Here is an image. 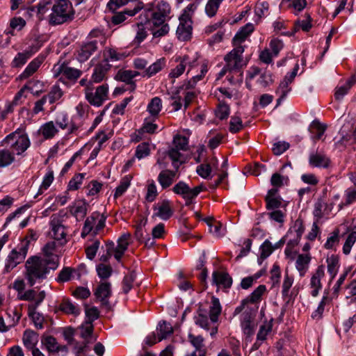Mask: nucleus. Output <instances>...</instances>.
<instances>
[{
	"label": "nucleus",
	"instance_id": "nucleus-2",
	"mask_svg": "<svg viewBox=\"0 0 356 356\" xmlns=\"http://www.w3.org/2000/svg\"><path fill=\"white\" fill-rule=\"evenodd\" d=\"M170 11V4L166 1H161L155 8L144 10L140 15V24L145 26L152 24L154 27H159L165 24L166 17H168Z\"/></svg>",
	"mask_w": 356,
	"mask_h": 356
},
{
	"label": "nucleus",
	"instance_id": "nucleus-21",
	"mask_svg": "<svg viewBox=\"0 0 356 356\" xmlns=\"http://www.w3.org/2000/svg\"><path fill=\"white\" fill-rule=\"evenodd\" d=\"M253 31L254 26L251 23H248L242 26L232 39L233 45H241V43L244 42L248 36L253 32Z\"/></svg>",
	"mask_w": 356,
	"mask_h": 356
},
{
	"label": "nucleus",
	"instance_id": "nucleus-32",
	"mask_svg": "<svg viewBox=\"0 0 356 356\" xmlns=\"http://www.w3.org/2000/svg\"><path fill=\"white\" fill-rule=\"evenodd\" d=\"M311 261V257L309 254H300L298 256L296 267L300 273L301 277L305 276L307 269L308 265Z\"/></svg>",
	"mask_w": 356,
	"mask_h": 356
},
{
	"label": "nucleus",
	"instance_id": "nucleus-39",
	"mask_svg": "<svg viewBox=\"0 0 356 356\" xmlns=\"http://www.w3.org/2000/svg\"><path fill=\"white\" fill-rule=\"evenodd\" d=\"M99 215V213H92L90 216L86 218L81 234L82 238H85L92 230L93 225Z\"/></svg>",
	"mask_w": 356,
	"mask_h": 356
},
{
	"label": "nucleus",
	"instance_id": "nucleus-24",
	"mask_svg": "<svg viewBox=\"0 0 356 356\" xmlns=\"http://www.w3.org/2000/svg\"><path fill=\"white\" fill-rule=\"evenodd\" d=\"M176 175V171L171 170H162L158 176V181L163 189H166L170 187Z\"/></svg>",
	"mask_w": 356,
	"mask_h": 356
},
{
	"label": "nucleus",
	"instance_id": "nucleus-1",
	"mask_svg": "<svg viewBox=\"0 0 356 356\" xmlns=\"http://www.w3.org/2000/svg\"><path fill=\"white\" fill-rule=\"evenodd\" d=\"M59 266L58 256L52 259H43L39 256H31L25 262L24 277L28 284L33 286L37 282L46 280L51 270H55Z\"/></svg>",
	"mask_w": 356,
	"mask_h": 356
},
{
	"label": "nucleus",
	"instance_id": "nucleus-45",
	"mask_svg": "<svg viewBox=\"0 0 356 356\" xmlns=\"http://www.w3.org/2000/svg\"><path fill=\"white\" fill-rule=\"evenodd\" d=\"M63 95V91L60 87L58 86H54L48 94L44 95L43 97L45 98L46 102L48 100L49 103L51 104L60 99Z\"/></svg>",
	"mask_w": 356,
	"mask_h": 356
},
{
	"label": "nucleus",
	"instance_id": "nucleus-13",
	"mask_svg": "<svg viewBox=\"0 0 356 356\" xmlns=\"http://www.w3.org/2000/svg\"><path fill=\"white\" fill-rule=\"evenodd\" d=\"M111 65L107 63L101 62L97 64L94 69L93 73L91 76V80L89 81V85H92V83L102 82L106 76V74L110 70Z\"/></svg>",
	"mask_w": 356,
	"mask_h": 356
},
{
	"label": "nucleus",
	"instance_id": "nucleus-18",
	"mask_svg": "<svg viewBox=\"0 0 356 356\" xmlns=\"http://www.w3.org/2000/svg\"><path fill=\"white\" fill-rule=\"evenodd\" d=\"M88 203L85 200H77L74 204L70 207V213L77 220L83 219L87 214Z\"/></svg>",
	"mask_w": 356,
	"mask_h": 356
},
{
	"label": "nucleus",
	"instance_id": "nucleus-12",
	"mask_svg": "<svg viewBox=\"0 0 356 356\" xmlns=\"http://www.w3.org/2000/svg\"><path fill=\"white\" fill-rule=\"evenodd\" d=\"M188 341L195 348V350L191 353L186 354L185 356H206L207 350L204 347V339L201 336H195L191 333L188 335Z\"/></svg>",
	"mask_w": 356,
	"mask_h": 356
},
{
	"label": "nucleus",
	"instance_id": "nucleus-62",
	"mask_svg": "<svg viewBox=\"0 0 356 356\" xmlns=\"http://www.w3.org/2000/svg\"><path fill=\"white\" fill-rule=\"evenodd\" d=\"M290 144L285 141H278L273 145L272 151L276 156H280L289 149Z\"/></svg>",
	"mask_w": 356,
	"mask_h": 356
},
{
	"label": "nucleus",
	"instance_id": "nucleus-34",
	"mask_svg": "<svg viewBox=\"0 0 356 356\" xmlns=\"http://www.w3.org/2000/svg\"><path fill=\"white\" fill-rule=\"evenodd\" d=\"M266 291V285L260 284L245 299L248 303H257L261 301V297Z\"/></svg>",
	"mask_w": 356,
	"mask_h": 356
},
{
	"label": "nucleus",
	"instance_id": "nucleus-3",
	"mask_svg": "<svg viewBox=\"0 0 356 356\" xmlns=\"http://www.w3.org/2000/svg\"><path fill=\"white\" fill-rule=\"evenodd\" d=\"M49 22L51 25L62 24L74 19V11L68 0H55L51 6Z\"/></svg>",
	"mask_w": 356,
	"mask_h": 356
},
{
	"label": "nucleus",
	"instance_id": "nucleus-63",
	"mask_svg": "<svg viewBox=\"0 0 356 356\" xmlns=\"http://www.w3.org/2000/svg\"><path fill=\"white\" fill-rule=\"evenodd\" d=\"M173 143L175 147L179 150L186 151L188 149V140L185 136L176 135L174 137Z\"/></svg>",
	"mask_w": 356,
	"mask_h": 356
},
{
	"label": "nucleus",
	"instance_id": "nucleus-54",
	"mask_svg": "<svg viewBox=\"0 0 356 356\" xmlns=\"http://www.w3.org/2000/svg\"><path fill=\"white\" fill-rule=\"evenodd\" d=\"M229 106L225 102H220L216 110V115L218 118L221 120L227 119L229 115Z\"/></svg>",
	"mask_w": 356,
	"mask_h": 356
},
{
	"label": "nucleus",
	"instance_id": "nucleus-14",
	"mask_svg": "<svg viewBox=\"0 0 356 356\" xmlns=\"http://www.w3.org/2000/svg\"><path fill=\"white\" fill-rule=\"evenodd\" d=\"M325 275V268L323 265L318 266L315 273L312 275L310 280V286L312 288L311 295L316 297L322 288L321 279Z\"/></svg>",
	"mask_w": 356,
	"mask_h": 356
},
{
	"label": "nucleus",
	"instance_id": "nucleus-52",
	"mask_svg": "<svg viewBox=\"0 0 356 356\" xmlns=\"http://www.w3.org/2000/svg\"><path fill=\"white\" fill-rule=\"evenodd\" d=\"M161 99L158 97H155L152 98L151 102L149 103L147 106V111L152 116H156L161 111Z\"/></svg>",
	"mask_w": 356,
	"mask_h": 356
},
{
	"label": "nucleus",
	"instance_id": "nucleus-26",
	"mask_svg": "<svg viewBox=\"0 0 356 356\" xmlns=\"http://www.w3.org/2000/svg\"><path fill=\"white\" fill-rule=\"evenodd\" d=\"M126 57L124 53L118 52L115 48L106 47L103 51V60L102 62L109 63L110 61H118Z\"/></svg>",
	"mask_w": 356,
	"mask_h": 356
},
{
	"label": "nucleus",
	"instance_id": "nucleus-46",
	"mask_svg": "<svg viewBox=\"0 0 356 356\" xmlns=\"http://www.w3.org/2000/svg\"><path fill=\"white\" fill-rule=\"evenodd\" d=\"M88 39L89 41L95 42L97 44H100L102 46L105 44L106 41V38L103 31L100 29L92 30L88 35Z\"/></svg>",
	"mask_w": 356,
	"mask_h": 356
},
{
	"label": "nucleus",
	"instance_id": "nucleus-7",
	"mask_svg": "<svg viewBox=\"0 0 356 356\" xmlns=\"http://www.w3.org/2000/svg\"><path fill=\"white\" fill-rule=\"evenodd\" d=\"M108 92V84H102L96 88L95 92H92V85H88L85 88V95L87 101L95 106H100L103 102L107 99Z\"/></svg>",
	"mask_w": 356,
	"mask_h": 356
},
{
	"label": "nucleus",
	"instance_id": "nucleus-51",
	"mask_svg": "<svg viewBox=\"0 0 356 356\" xmlns=\"http://www.w3.org/2000/svg\"><path fill=\"white\" fill-rule=\"evenodd\" d=\"M29 316L33 320L37 329L43 328L44 319L40 313L36 312L34 307H28Z\"/></svg>",
	"mask_w": 356,
	"mask_h": 356
},
{
	"label": "nucleus",
	"instance_id": "nucleus-8",
	"mask_svg": "<svg viewBox=\"0 0 356 356\" xmlns=\"http://www.w3.org/2000/svg\"><path fill=\"white\" fill-rule=\"evenodd\" d=\"M179 24L177 29L176 34L180 41H188L192 36V19L185 14H181L179 17Z\"/></svg>",
	"mask_w": 356,
	"mask_h": 356
},
{
	"label": "nucleus",
	"instance_id": "nucleus-22",
	"mask_svg": "<svg viewBox=\"0 0 356 356\" xmlns=\"http://www.w3.org/2000/svg\"><path fill=\"white\" fill-rule=\"evenodd\" d=\"M51 230L53 232V237L56 241H60L65 238L67 233L65 227L58 218H53L50 222Z\"/></svg>",
	"mask_w": 356,
	"mask_h": 356
},
{
	"label": "nucleus",
	"instance_id": "nucleus-25",
	"mask_svg": "<svg viewBox=\"0 0 356 356\" xmlns=\"http://www.w3.org/2000/svg\"><path fill=\"white\" fill-rule=\"evenodd\" d=\"M156 330L158 331V341H161L172 335L174 329L171 324L165 320L160 321L157 325Z\"/></svg>",
	"mask_w": 356,
	"mask_h": 356
},
{
	"label": "nucleus",
	"instance_id": "nucleus-41",
	"mask_svg": "<svg viewBox=\"0 0 356 356\" xmlns=\"http://www.w3.org/2000/svg\"><path fill=\"white\" fill-rule=\"evenodd\" d=\"M273 321L271 318L269 321H266L259 327V330L257 334V340L264 341L266 339L268 333L272 331Z\"/></svg>",
	"mask_w": 356,
	"mask_h": 356
},
{
	"label": "nucleus",
	"instance_id": "nucleus-40",
	"mask_svg": "<svg viewBox=\"0 0 356 356\" xmlns=\"http://www.w3.org/2000/svg\"><path fill=\"white\" fill-rule=\"evenodd\" d=\"M41 343L50 353H55L58 350V342L56 339L53 336L42 335L41 337Z\"/></svg>",
	"mask_w": 356,
	"mask_h": 356
},
{
	"label": "nucleus",
	"instance_id": "nucleus-17",
	"mask_svg": "<svg viewBox=\"0 0 356 356\" xmlns=\"http://www.w3.org/2000/svg\"><path fill=\"white\" fill-rule=\"evenodd\" d=\"M172 191L175 194L181 195L183 198L194 199L197 196L195 188H191L187 184L182 181H179L173 186Z\"/></svg>",
	"mask_w": 356,
	"mask_h": 356
},
{
	"label": "nucleus",
	"instance_id": "nucleus-20",
	"mask_svg": "<svg viewBox=\"0 0 356 356\" xmlns=\"http://www.w3.org/2000/svg\"><path fill=\"white\" fill-rule=\"evenodd\" d=\"M46 56L44 54H40L38 57L34 58L26 67L24 71L20 75L21 79H27L32 74H33L41 64L44 62Z\"/></svg>",
	"mask_w": 356,
	"mask_h": 356
},
{
	"label": "nucleus",
	"instance_id": "nucleus-60",
	"mask_svg": "<svg viewBox=\"0 0 356 356\" xmlns=\"http://www.w3.org/2000/svg\"><path fill=\"white\" fill-rule=\"evenodd\" d=\"M202 310L200 308L198 309V315L195 317V323L202 328L209 330V319L206 314L202 313Z\"/></svg>",
	"mask_w": 356,
	"mask_h": 356
},
{
	"label": "nucleus",
	"instance_id": "nucleus-5",
	"mask_svg": "<svg viewBox=\"0 0 356 356\" xmlns=\"http://www.w3.org/2000/svg\"><path fill=\"white\" fill-rule=\"evenodd\" d=\"M29 243V241L25 238L22 241L18 250L17 249H13L10 252L4 268V271L6 273H9L24 260L27 254Z\"/></svg>",
	"mask_w": 356,
	"mask_h": 356
},
{
	"label": "nucleus",
	"instance_id": "nucleus-57",
	"mask_svg": "<svg viewBox=\"0 0 356 356\" xmlns=\"http://www.w3.org/2000/svg\"><path fill=\"white\" fill-rule=\"evenodd\" d=\"M75 270L71 267H64L58 273L56 280L58 282H66L70 280L72 274Z\"/></svg>",
	"mask_w": 356,
	"mask_h": 356
},
{
	"label": "nucleus",
	"instance_id": "nucleus-9",
	"mask_svg": "<svg viewBox=\"0 0 356 356\" xmlns=\"http://www.w3.org/2000/svg\"><path fill=\"white\" fill-rule=\"evenodd\" d=\"M94 295L96 298L100 301L102 306L106 307L107 309H111V305L109 302V298L112 295L111 284L110 282H102L97 287Z\"/></svg>",
	"mask_w": 356,
	"mask_h": 356
},
{
	"label": "nucleus",
	"instance_id": "nucleus-29",
	"mask_svg": "<svg viewBox=\"0 0 356 356\" xmlns=\"http://www.w3.org/2000/svg\"><path fill=\"white\" fill-rule=\"evenodd\" d=\"M140 9L139 6H136L132 10L125 9L122 12L115 13L111 19V22L115 25L120 24L126 19L125 15L134 16Z\"/></svg>",
	"mask_w": 356,
	"mask_h": 356
},
{
	"label": "nucleus",
	"instance_id": "nucleus-56",
	"mask_svg": "<svg viewBox=\"0 0 356 356\" xmlns=\"http://www.w3.org/2000/svg\"><path fill=\"white\" fill-rule=\"evenodd\" d=\"M130 238H131V234L129 233L123 234L118 239V245L115 248V250L125 252V251L127 250L128 246L129 245V241Z\"/></svg>",
	"mask_w": 356,
	"mask_h": 356
},
{
	"label": "nucleus",
	"instance_id": "nucleus-35",
	"mask_svg": "<svg viewBox=\"0 0 356 356\" xmlns=\"http://www.w3.org/2000/svg\"><path fill=\"white\" fill-rule=\"evenodd\" d=\"M165 65V60L164 58L157 60L155 63L152 64L144 72L143 76L151 77L160 72Z\"/></svg>",
	"mask_w": 356,
	"mask_h": 356
},
{
	"label": "nucleus",
	"instance_id": "nucleus-16",
	"mask_svg": "<svg viewBox=\"0 0 356 356\" xmlns=\"http://www.w3.org/2000/svg\"><path fill=\"white\" fill-rule=\"evenodd\" d=\"M212 282L218 286L229 289L232 285V278L227 272L216 270L212 273Z\"/></svg>",
	"mask_w": 356,
	"mask_h": 356
},
{
	"label": "nucleus",
	"instance_id": "nucleus-10",
	"mask_svg": "<svg viewBox=\"0 0 356 356\" xmlns=\"http://www.w3.org/2000/svg\"><path fill=\"white\" fill-rule=\"evenodd\" d=\"M54 73L56 78L62 74L66 79L72 81L78 79L82 74L80 70L69 67L65 63L54 65Z\"/></svg>",
	"mask_w": 356,
	"mask_h": 356
},
{
	"label": "nucleus",
	"instance_id": "nucleus-23",
	"mask_svg": "<svg viewBox=\"0 0 356 356\" xmlns=\"http://www.w3.org/2000/svg\"><path fill=\"white\" fill-rule=\"evenodd\" d=\"M309 163L312 167L327 168L330 166V160L324 154L316 153L310 154Z\"/></svg>",
	"mask_w": 356,
	"mask_h": 356
},
{
	"label": "nucleus",
	"instance_id": "nucleus-61",
	"mask_svg": "<svg viewBox=\"0 0 356 356\" xmlns=\"http://www.w3.org/2000/svg\"><path fill=\"white\" fill-rule=\"evenodd\" d=\"M243 127V122L241 118L238 116H232L229 122V130L231 133L236 134L241 130Z\"/></svg>",
	"mask_w": 356,
	"mask_h": 356
},
{
	"label": "nucleus",
	"instance_id": "nucleus-31",
	"mask_svg": "<svg viewBox=\"0 0 356 356\" xmlns=\"http://www.w3.org/2000/svg\"><path fill=\"white\" fill-rule=\"evenodd\" d=\"M221 312L222 307L219 299L215 296H212L211 305L209 308V318L212 323H216L218 322Z\"/></svg>",
	"mask_w": 356,
	"mask_h": 356
},
{
	"label": "nucleus",
	"instance_id": "nucleus-47",
	"mask_svg": "<svg viewBox=\"0 0 356 356\" xmlns=\"http://www.w3.org/2000/svg\"><path fill=\"white\" fill-rule=\"evenodd\" d=\"M131 177L129 175L124 176L120 181L119 186L116 188L114 198L116 199L120 196H122L127 189L130 186Z\"/></svg>",
	"mask_w": 356,
	"mask_h": 356
},
{
	"label": "nucleus",
	"instance_id": "nucleus-64",
	"mask_svg": "<svg viewBox=\"0 0 356 356\" xmlns=\"http://www.w3.org/2000/svg\"><path fill=\"white\" fill-rule=\"evenodd\" d=\"M356 201V189L348 188L346 191V201L339 204V209L348 206Z\"/></svg>",
	"mask_w": 356,
	"mask_h": 356
},
{
	"label": "nucleus",
	"instance_id": "nucleus-50",
	"mask_svg": "<svg viewBox=\"0 0 356 356\" xmlns=\"http://www.w3.org/2000/svg\"><path fill=\"white\" fill-rule=\"evenodd\" d=\"M41 132L45 139H49L52 138L56 135L58 130L55 127L54 122L50 121L42 126Z\"/></svg>",
	"mask_w": 356,
	"mask_h": 356
},
{
	"label": "nucleus",
	"instance_id": "nucleus-38",
	"mask_svg": "<svg viewBox=\"0 0 356 356\" xmlns=\"http://www.w3.org/2000/svg\"><path fill=\"white\" fill-rule=\"evenodd\" d=\"M328 295H329L328 290H325L324 291V295H323V296L321 299V301L320 302L317 309L312 314V317L313 318L321 319L322 318L325 305L328 302L331 301V300L332 299V298H330Z\"/></svg>",
	"mask_w": 356,
	"mask_h": 356
},
{
	"label": "nucleus",
	"instance_id": "nucleus-43",
	"mask_svg": "<svg viewBox=\"0 0 356 356\" xmlns=\"http://www.w3.org/2000/svg\"><path fill=\"white\" fill-rule=\"evenodd\" d=\"M290 83L283 80L280 82L275 92L280 95L279 98L277 99V106L280 105L281 102L286 97L288 93L291 91V88L289 87Z\"/></svg>",
	"mask_w": 356,
	"mask_h": 356
},
{
	"label": "nucleus",
	"instance_id": "nucleus-33",
	"mask_svg": "<svg viewBox=\"0 0 356 356\" xmlns=\"http://www.w3.org/2000/svg\"><path fill=\"white\" fill-rule=\"evenodd\" d=\"M15 161V154L9 149H0V168L10 165Z\"/></svg>",
	"mask_w": 356,
	"mask_h": 356
},
{
	"label": "nucleus",
	"instance_id": "nucleus-49",
	"mask_svg": "<svg viewBox=\"0 0 356 356\" xmlns=\"http://www.w3.org/2000/svg\"><path fill=\"white\" fill-rule=\"evenodd\" d=\"M136 277V273L134 270L129 272L124 277L122 280V291L125 294L132 289Z\"/></svg>",
	"mask_w": 356,
	"mask_h": 356
},
{
	"label": "nucleus",
	"instance_id": "nucleus-36",
	"mask_svg": "<svg viewBox=\"0 0 356 356\" xmlns=\"http://www.w3.org/2000/svg\"><path fill=\"white\" fill-rule=\"evenodd\" d=\"M208 71L207 65L204 63L201 67V72L200 74L194 76L191 79L188 81L185 84H184L181 88H184L186 90L194 88L197 82L202 80V78L205 76V74Z\"/></svg>",
	"mask_w": 356,
	"mask_h": 356
},
{
	"label": "nucleus",
	"instance_id": "nucleus-30",
	"mask_svg": "<svg viewBox=\"0 0 356 356\" xmlns=\"http://www.w3.org/2000/svg\"><path fill=\"white\" fill-rule=\"evenodd\" d=\"M38 334L33 330H26L24 332L23 343L27 348L31 350V352L37 348L35 345L38 342Z\"/></svg>",
	"mask_w": 356,
	"mask_h": 356
},
{
	"label": "nucleus",
	"instance_id": "nucleus-27",
	"mask_svg": "<svg viewBox=\"0 0 356 356\" xmlns=\"http://www.w3.org/2000/svg\"><path fill=\"white\" fill-rule=\"evenodd\" d=\"M195 60L191 62L188 55H184L182 58H180V63L172 69L170 73V76L172 78H177L181 76L185 71L186 65L191 67L194 65Z\"/></svg>",
	"mask_w": 356,
	"mask_h": 356
},
{
	"label": "nucleus",
	"instance_id": "nucleus-58",
	"mask_svg": "<svg viewBox=\"0 0 356 356\" xmlns=\"http://www.w3.org/2000/svg\"><path fill=\"white\" fill-rule=\"evenodd\" d=\"M150 153L149 144L146 142H143L139 144L136 149L135 156L138 159H141L147 156Z\"/></svg>",
	"mask_w": 356,
	"mask_h": 356
},
{
	"label": "nucleus",
	"instance_id": "nucleus-44",
	"mask_svg": "<svg viewBox=\"0 0 356 356\" xmlns=\"http://www.w3.org/2000/svg\"><path fill=\"white\" fill-rule=\"evenodd\" d=\"M293 283V278L286 272L282 283V296L284 300L289 301V290Z\"/></svg>",
	"mask_w": 356,
	"mask_h": 356
},
{
	"label": "nucleus",
	"instance_id": "nucleus-28",
	"mask_svg": "<svg viewBox=\"0 0 356 356\" xmlns=\"http://www.w3.org/2000/svg\"><path fill=\"white\" fill-rule=\"evenodd\" d=\"M58 309L66 314H72L75 316L80 314V309L75 306L69 298H63L58 307Z\"/></svg>",
	"mask_w": 356,
	"mask_h": 356
},
{
	"label": "nucleus",
	"instance_id": "nucleus-55",
	"mask_svg": "<svg viewBox=\"0 0 356 356\" xmlns=\"http://www.w3.org/2000/svg\"><path fill=\"white\" fill-rule=\"evenodd\" d=\"M97 273L101 279L106 280L111 275L113 269L110 265L100 264L97 266Z\"/></svg>",
	"mask_w": 356,
	"mask_h": 356
},
{
	"label": "nucleus",
	"instance_id": "nucleus-11",
	"mask_svg": "<svg viewBox=\"0 0 356 356\" xmlns=\"http://www.w3.org/2000/svg\"><path fill=\"white\" fill-rule=\"evenodd\" d=\"M153 209L156 211L153 217H159L163 220H168L174 213L171 202L168 200H163L162 202L154 204Z\"/></svg>",
	"mask_w": 356,
	"mask_h": 356
},
{
	"label": "nucleus",
	"instance_id": "nucleus-19",
	"mask_svg": "<svg viewBox=\"0 0 356 356\" xmlns=\"http://www.w3.org/2000/svg\"><path fill=\"white\" fill-rule=\"evenodd\" d=\"M140 74L137 71L133 70H119L115 76V79L126 83L129 86H132V90H136V85L133 78L138 76Z\"/></svg>",
	"mask_w": 356,
	"mask_h": 356
},
{
	"label": "nucleus",
	"instance_id": "nucleus-37",
	"mask_svg": "<svg viewBox=\"0 0 356 356\" xmlns=\"http://www.w3.org/2000/svg\"><path fill=\"white\" fill-rule=\"evenodd\" d=\"M326 261L327 263V271L331 275V282L334 278L338 271L339 261V256L332 254L330 257L327 258Z\"/></svg>",
	"mask_w": 356,
	"mask_h": 356
},
{
	"label": "nucleus",
	"instance_id": "nucleus-4",
	"mask_svg": "<svg viewBox=\"0 0 356 356\" xmlns=\"http://www.w3.org/2000/svg\"><path fill=\"white\" fill-rule=\"evenodd\" d=\"M3 142L10 143V147L16 151L17 155L22 154L31 145L30 140L23 128H18L8 135Z\"/></svg>",
	"mask_w": 356,
	"mask_h": 356
},
{
	"label": "nucleus",
	"instance_id": "nucleus-15",
	"mask_svg": "<svg viewBox=\"0 0 356 356\" xmlns=\"http://www.w3.org/2000/svg\"><path fill=\"white\" fill-rule=\"evenodd\" d=\"M98 49V44L95 42L88 41L83 43L78 51L77 59L81 63L88 60L92 54Z\"/></svg>",
	"mask_w": 356,
	"mask_h": 356
},
{
	"label": "nucleus",
	"instance_id": "nucleus-6",
	"mask_svg": "<svg viewBox=\"0 0 356 356\" xmlns=\"http://www.w3.org/2000/svg\"><path fill=\"white\" fill-rule=\"evenodd\" d=\"M244 50L243 46L238 45L227 54L224 57L227 67H229L235 72H241V69L247 65V61H245L243 58Z\"/></svg>",
	"mask_w": 356,
	"mask_h": 356
},
{
	"label": "nucleus",
	"instance_id": "nucleus-48",
	"mask_svg": "<svg viewBox=\"0 0 356 356\" xmlns=\"http://www.w3.org/2000/svg\"><path fill=\"white\" fill-rule=\"evenodd\" d=\"M305 17H306V19L297 20L294 23V32L298 31L300 29L305 32H308L311 29V28L312 26V19L309 14H305Z\"/></svg>",
	"mask_w": 356,
	"mask_h": 356
},
{
	"label": "nucleus",
	"instance_id": "nucleus-59",
	"mask_svg": "<svg viewBox=\"0 0 356 356\" xmlns=\"http://www.w3.org/2000/svg\"><path fill=\"white\" fill-rule=\"evenodd\" d=\"M221 3L215 0H209L205 6V13L209 17H214Z\"/></svg>",
	"mask_w": 356,
	"mask_h": 356
},
{
	"label": "nucleus",
	"instance_id": "nucleus-53",
	"mask_svg": "<svg viewBox=\"0 0 356 356\" xmlns=\"http://www.w3.org/2000/svg\"><path fill=\"white\" fill-rule=\"evenodd\" d=\"M51 0H42L37 6V17L39 20L44 19V15L49 10Z\"/></svg>",
	"mask_w": 356,
	"mask_h": 356
},
{
	"label": "nucleus",
	"instance_id": "nucleus-42",
	"mask_svg": "<svg viewBox=\"0 0 356 356\" xmlns=\"http://www.w3.org/2000/svg\"><path fill=\"white\" fill-rule=\"evenodd\" d=\"M15 316H16V319L14 318H12L10 321H9V325L7 326L4 323V320L3 317L0 316V332H7L10 327H14L17 325L21 318L22 314L17 311L16 308L13 309V310L10 311Z\"/></svg>",
	"mask_w": 356,
	"mask_h": 356
}]
</instances>
